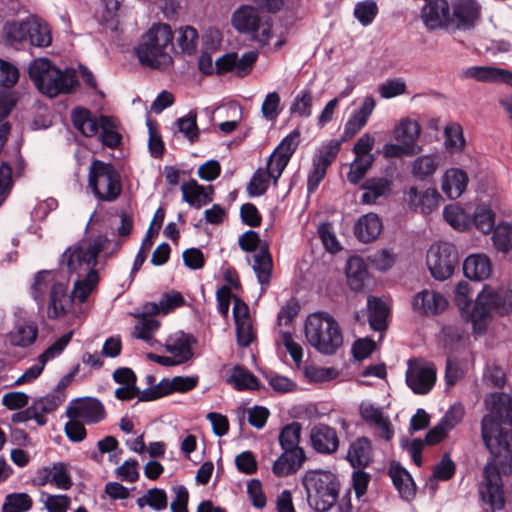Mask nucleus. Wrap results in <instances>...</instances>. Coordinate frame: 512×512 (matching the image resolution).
Wrapping results in <instances>:
<instances>
[{"instance_id": "13d9d810", "label": "nucleus", "mask_w": 512, "mask_h": 512, "mask_svg": "<svg viewBox=\"0 0 512 512\" xmlns=\"http://www.w3.org/2000/svg\"><path fill=\"white\" fill-rule=\"evenodd\" d=\"M72 337V330L62 335L38 356V360L40 362L47 363L49 360L59 356L70 343Z\"/></svg>"}, {"instance_id": "774afa93", "label": "nucleus", "mask_w": 512, "mask_h": 512, "mask_svg": "<svg viewBox=\"0 0 512 512\" xmlns=\"http://www.w3.org/2000/svg\"><path fill=\"white\" fill-rule=\"evenodd\" d=\"M456 466L449 454H444L440 462L433 469V477L440 481H447L455 474Z\"/></svg>"}, {"instance_id": "4c0bfd02", "label": "nucleus", "mask_w": 512, "mask_h": 512, "mask_svg": "<svg viewBox=\"0 0 512 512\" xmlns=\"http://www.w3.org/2000/svg\"><path fill=\"white\" fill-rule=\"evenodd\" d=\"M30 44L36 47H47L51 44V30L47 23L38 20H30L28 39Z\"/></svg>"}, {"instance_id": "58836bf2", "label": "nucleus", "mask_w": 512, "mask_h": 512, "mask_svg": "<svg viewBox=\"0 0 512 512\" xmlns=\"http://www.w3.org/2000/svg\"><path fill=\"white\" fill-rule=\"evenodd\" d=\"M230 383L234 384V387L239 390H258L259 381L255 375L249 370L242 366H235L229 379Z\"/></svg>"}, {"instance_id": "423d86ee", "label": "nucleus", "mask_w": 512, "mask_h": 512, "mask_svg": "<svg viewBox=\"0 0 512 512\" xmlns=\"http://www.w3.org/2000/svg\"><path fill=\"white\" fill-rule=\"evenodd\" d=\"M109 243L110 240L105 235H98L93 239L83 238L63 252L60 264L66 267L68 273L78 276L97 271L98 255Z\"/></svg>"}, {"instance_id": "9b49d317", "label": "nucleus", "mask_w": 512, "mask_h": 512, "mask_svg": "<svg viewBox=\"0 0 512 512\" xmlns=\"http://www.w3.org/2000/svg\"><path fill=\"white\" fill-rule=\"evenodd\" d=\"M482 502L489 506L490 512L502 510L505 505L502 479L495 466H485L484 482L479 488Z\"/></svg>"}, {"instance_id": "a211bd4d", "label": "nucleus", "mask_w": 512, "mask_h": 512, "mask_svg": "<svg viewBox=\"0 0 512 512\" xmlns=\"http://www.w3.org/2000/svg\"><path fill=\"white\" fill-rule=\"evenodd\" d=\"M309 438L312 448L319 454H332L339 447L336 430L323 423L316 424L311 428Z\"/></svg>"}, {"instance_id": "b1692460", "label": "nucleus", "mask_w": 512, "mask_h": 512, "mask_svg": "<svg viewBox=\"0 0 512 512\" xmlns=\"http://www.w3.org/2000/svg\"><path fill=\"white\" fill-rule=\"evenodd\" d=\"M260 16L254 7L242 6L232 15V25L240 33L252 35L259 30Z\"/></svg>"}, {"instance_id": "a18cd8bd", "label": "nucleus", "mask_w": 512, "mask_h": 512, "mask_svg": "<svg viewBox=\"0 0 512 512\" xmlns=\"http://www.w3.org/2000/svg\"><path fill=\"white\" fill-rule=\"evenodd\" d=\"M313 93L310 89H304L294 98L290 113L300 117H309L312 114Z\"/></svg>"}, {"instance_id": "69168bd1", "label": "nucleus", "mask_w": 512, "mask_h": 512, "mask_svg": "<svg viewBox=\"0 0 512 512\" xmlns=\"http://www.w3.org/2000/svg\"><path fill=\"white\" fill-rule=\"evenodd\" d=\"M50 272L43 270L36 274L34 284L32 285V296L34 300L39 304L43 305L44 295L46 289L50 285Z\"/></svg>"}, {"instance_id": "f704fd0d", "label": "nucleus", "mask_w": 512, "mask_h": 512, "mask_svg": "<svg viewBox=\"0 0 512 512\" xmlns=\"http://www.w3.org/2000/svg\"><path fill=\"white\" fill-rule=\"evenodd\" d=\"M100 141L110 149L117 148L122 142V135L116 130L117 125L112 117L100 116Z\"/></svg>"}, {"instance_id": "e433bc0d", "label": "nucleus", "mask_w": 512, "mask_h": 512, "mask_svg": "<svg viewBox=\"0 0 512 512\" xmlns=\"http://www.w3.org/2000/svg\"><path fill=\"white\" fill-rule=\"evenodd\" d=\"M29 23L26 21H7L3 26V36L10 45L27 41L29 35Z\"/></svg>"}, {"instance_id": "412c9836", "label": "nucleus", "mask_w": 512, "mask_h": 512, "mask_svg": "<svg viewBox=\"0 0 512 512\" xmlns=\"http://www.w3.org/2000/svg\"><path fill=\"white\" fill-rule=\"evenodd\" d=\"M441 199V195L434 188L418 191L416 187H410L407 192V201L410 209L422 214H429L435 210L439 206Z\"/></svg>"}, {"instance_id": "0eeeda50", "label": "nucleus", "mask_w": 512, "mask_h": 512, "mask_svg": "<svg viewBox=\"0 0 512 512\" xmlns=\"http://www.w3.org/2000/svg\"><path fill=\"white\" fill-rule=\"evenodd\" d=\"M302 425L297 421L286 424L280 429L278 442L282 454L274 462L272 470L278 477L296 473L306 461V455L300 447Z\"/></svg>"}, {"instance_id": "c03bdc74", "label": "nucleus", "mask_w": 512, "mask_h": 512, "mask_svg": "<svg viewBox=\"0 0 512 512\" xmlns=\"http://www.w3.org/2000/svg\"><path fill=\"white\" fill-rule=\"evenodd\" d=\"M439 165L438 158L434 155H425L416 158L412 164V173L419 179H424L436 171Z\"/></svg>"}, {"instance_id": "6e6d98bb", "label": "nucleus", "mask_w": 512, "mask_h": 512, "mask_svg": "<svg viewBox=\"0 0 512 512\" xmlns=\"http://www.w3.org/2000/svg\"><path fill=\"white\" fill-rule=\"evenodd\" d=\"M317 233L328 252L334 254L341 250V246L333 230V225L330 222L321 223L318 226Z\"/></svg>"}, {"instance_id": "2eb2a0df", "label": "nucleus", "mask_w": 512, "mask_h": 512, "mask_svg": "<svg viewBox=\"0 0 512 512\" xmlns=\"http://www.w3.org/2000/svg\"><path fill=\"white\" fill-rule=\"evenodd\" d=\"M421 19L428 30L450 31L451 3L447 0H429L421 10Z\"/></svg>"}, {"instance_id": "8fccbe9b", "label": "nucleus", "mask_w": 512, "mask_h": 512, "mask_svg": "<svg viewBox=\"0 0 512 512\" xmlns=\"http://www.w3.org/2000/svg\"><path fill=\"white\" fill-rule=\"evenodd\" d=\"M270 179L271 177L268 172L262 168H258L247 185L248 194L253 197L265 194L269 187Z\"/></svg>"}, {"instance_id": "72a5a7b5", "label": "nucleus", "mask_w": 512, "mask_h": 512, "mask_svg": "<svg viewBox=\"0 0 512 512\" xmlns=\"http://www.w3.org/2000/svg\"><path fill=\"white\" fill-rule=\"evenodd\" d=\"M195 343L196 339L192 335L182 333L173 343L166 344L165 349L179 364H183L193 357L192 345Z\"/></svg>"}, {"instance_id": "f3484780", "label": "nucleus", "mask_w": 512, "mask_h": 512, "mask_svg": "<svg viewBox=\"0 0 512 512\" xmlns=\"http://www.w3.org/2000/svg\"><path fill=\"white\" fill-rule=\"evenodd\" d=\"M352 138V117L345 124L344 134L340 140H330L314 154L312 167L326 173L340 151L341 143Z\"/></svg>"}, {"instance_id": "dca6fc26", "label": "nucleus", "mask_w": 512, "mask_h": 512, "mask_svg": "<svg viewBox=\"0 0 512 512\" xmlns=\"http://www.w3.org/2000/svg\"><path fill=\"white\" fill-rule=\"evenodd\" d=\"M375 137L371 133H364L354 143V184H356L367 172L374 162L372 150Z\"/></svg>"}, {"instance_id": "37998d69", "label": "nucleus", "mask_w": 512, "mask_h": 512, "mask_svg": "<svg viewBox=\"0 0 512 512\" xmlns=\"http://www.w3.org/2000/svg\"><path fill=\"white\" fill-rule=\"evenodd\" d=\"M32 505L33 500L27 493H11L5 497L2 512H26Z\"/></svg>"}, {"instance_id": "7ed1b4c3", "label": "nucleus", "mask_w": 512, "mask_h": 512, "mask_svg": "<svg viewBox=\"0 0 512 512\" xmlns=\"http://www.w3.org/2000/svg\"><path fill=\"white\" fill-rule=\"evenodd\" d=\"M173 32L168 24H154L141 37L134 52L139 62L147 67L163 69L172 63V57L166 51L173 48Z\"/></svg>"}, {"instance_id": "49530a36", "label": "nucleus", "mask_w": 512, "mask_h": 512, "mask_svg": "<svg viewBox=\"0 0 512 512\" xmlns=\"http://www.w3.org/2000/svg\"><path fill=\"white\" fill-rule=\"evenodd\" d=\"M378 14V6L374 0L360 1L354 6V17L363 26L370 25Z\"/></svg>"}, {"instance_id": "20e7f679", "label": "nucleus", "mask_w": 512, "mask_h": 512, "mask_svg": "<svg viewBox=\"0 0 512 512\" xmlns=\"http://www.w3.org/2000/svg\"><path fill=\"white\" fill-rule=\"evenodd\" d=\"M310 508L316 512H327L336 503L340 482L330 471L310 470L302 479Z\"/></svg>"}, {"instance_id": "bf43d9fd", "label": "nucleus", "mask_w": 512, "mask_h": 512, "mask_svg": "<svg viewBox=\"0 0 512 512\" xmlns=\"http://www.w3.org/2000/svg\"><path fill=\"white\" fill-rule=\"evenodd\" d=\"M146 124L149 132V151L154 158H160L164 154L165 147L161 135L157 130V122L151 118H148Z\"/></svg>"}, {"instance_id": "6e6552de", "label": "nucleus", "mask_w": 512, "mask_h": 512, "mask_svg": "<svg viewBox=\"0 0 512 512\" xmlns=\"http://www.w3.org/2000/svg\"><path fill=\"white\" fill-rule=\"evenodd\" d=\"M88 187L99 202H115L122 193L120 173L112 163L93 159L88 172Z\"/></svg>"}, {"instance_id": "7c9ffc66", "label": "nucleus", "mask_w": 512, "mask_h": 512, "mask_svg": "<svg viewBox=\"0 0 512 512\" xmlns=\"http://www.w3.org/2000/svg\"><path fill=\"white\" fill-rule=\"evenodd\" d=\"M395 139L408 148V153H416V141L420 134L419 124L411 119L401 120L395 129Z\"/></svg>"}, {"instance_id": "4be33fe9", "label": "nucleus", "mask_w": 512, "mask_h": 512, "mask_svg": "<svg viewBox=\"0 0 512 512\" xmlns=\"http://www.w3.org/2000/svg\"><path fill=\"white\" fill-rule=\"evenodd\" d=\"M388 475L401 499L409 502L415 497L416 488L413 478L399 462H391Z\"/></svg>"}, {"instance_id": "338daca9", "label": "nucleus", "mask_w": 512, "mask_h": 512, "mask_svg": "<svg viewBox=\"0 0 512 512\" xmlns=\"http://www.w3.org/2000/svg\"><path fill=\"white\" fill-rule=\"evenodd\" d=\"M359 414L361 418L369 425H376L385 417L382 409L376 407L369 401H363L360 403Z\"/></svg>"}, {"instance_id": "393cba45", "label": "nucleus", "mask_w": 512, "mask_h": 512, "mask_svg": "<svg viewBox=\"0 0 512 512\" xmlns=\"http://www.w3.org/2000/svg\"><path fill=\"white\" fill-rule=\"evenodd\" d=\"M468 184V176L465 171L459 168L448 169L442 181V191L450 199L459 198L465 191Z\"/></svg>"}, {"instance_id": "bb28decb", "label": "nucleus", "mask_w": 512, "mask_h": 512, "mask_svg": "<svg viewBox=\"0 0 512 512\" xmlns=\"http://www.w3.org/2000/svg\"><path fill=\"white\" fill-rule=\"evenodd\" d=\"M253 270L262 286L269 285L273 271V260L269 251V244L265 241L254 255Z\"/></svg>"}, {"instance_id": "a878e982", "label": "nucleus", "mask_w": 512, "mask_h": 512, "mask_svg": "<svg viewBox=\"0 0 512 512\" xmlns=\"http://www.w3.org/2000/svg\"><path fill=\"white\" fill-rule=\"evenodd\" d=\"M382 230V223L377 214L368 213L354 224V235L364 243L375 240Z\"/></svg>"}, {"instance_id": "c9c22d12", "label": "nucleus", "mask_w": 512, "mask_h": 512, "mask_svg": "<svg viewBox=\"0 0 512 512\" xmlns=\"http://www.w3.org/2000/svg\"><path fill=\"white\" fill-rule=\"evenodd\" d=\"M83 276L84 278L75 281L71 293L73 300L77 299L80 303L86 302L89 295L97 287L99 282V275L97 271H92Z\"/></svg>"}, {"instance_id": "4d7b16f0", "label": "nucleus", "mask_w": 512, "mask_h": 512, "mask_svg": "<svg viewBox=\"0 0 512 512\" xmlns=\"http://www.w3.org/2000/svg\"><path fill=\"white\" fill-rule=\"evenodd\" d=\"M445 221L454 229L464 231L468 227L467 217L464 211L455 205H447L443 209Z\"/></svg>"}, {"instance_id": "6ab92c4d", "label": "nucleus", "mask_w": 512, "mask_h": 512, "mask_svg": "<svg viewBox=\"0 0 512 512\" xmlns=\"http://www.w3.org/2000/svg\"><path fill=\"white\" fill-rule=\"evenodd\" d=\"M73 298L68 294V287L61 282H54L50 286L47 316L50 319L64 317L72 307Z\"/></svg>"}, {"instance_id": "473e14b6", "label": "nucleus", "mask_w": 512, "mask_h": 512, "mask_svg": "<svg viewBox=\"0 0 512 512\" xmlns=\"http://www.w3.org/2000/svg\"><path fill=\"white\" fill-rule=\"evenodd\" d=\"M182 198L190 206L200 209L213 201V198L205 194V187L198 184L195 179H190L181 186Z\"/></svg>"}, {"instance_id": "de8ad7c7", "label": "nucleus", "mask_w": 512, "mask_h": 512, "mask_svg": "<svg viewBox=\"0 0 512 512\" xmlns=\"http://www.w3.org/2000/svg\"><path fill=\"white\" fill-rule=\"evenodd\" d=\"M445 147L450 152L461 151L464 147L465 140L463 137L462 127L459 124L451 123L444 130Z\"/></svg>"}, {"instance_id": "a19ab883", "label": "nucleus", "mask_w": 512, "mask_h": 512, "mask_svg": "<svg viewBox=\"0 0 512 512\" xmlns=\"http://www.w3.org/2000/svg\"><path fill=\"white\" fill-rule=\"evenodd\" d=\"M495 213L487 205H478L474 211L473 223L483 234L492 232L495 225Z\"/></svg>"}, {"instance_id": "680f3d73", "label": "nucleus", "mask_w": 512, "mask_h": 512, "mask_svg": "<svg viewBox=\"0 0 512 512\" xmlns=\"http://www.w3.org/2000/svg\"><path fill=\"white\" fill-rule=\"evenodd\" d=\"M464 415V405L456 402L449 407L439 422L450 432L462 421Z\"/></svg>"}, {"instance_id": "aec40b11", "label": "nucleus", "mask_w": 512, "mask_h": 512, "mask_svg": "<svg viewBox=\"0 0 512 512\" xmlns=\"http://www.w3.org/2000/svg\"><path fill=\"white\" fill-rule=\"evenodd\" d=\"M447 305L448 302L442 294L428 289L418 292L412 301L413 310L426 316L440 314Z\"/></svg>"}, {"instance_id": "5fc2aeb1", "label": "nucleus", "mask_w": 512, "mask_h": 512, "mask_svg": "<svg viewBox=\"0 0 512 512\" xmlns=\"http://www.w3.org/2000/svg\"><path fill=\"white\" fill-rule=\"evenodd\" d=\"M375 106L376 102L373 97L367 96L364 98L359 108L354 112V134L367 124Z\"/></svg>"}, {"instance_id": "9d476101", "label": "nucleus", "mask_w": 512, "mask_h": 512, "mask_svg": "<svg viewBox=\"0 0 512 512\" xmlns=\"http://www.w3.org/2000/svg\"><path fill=\"white\" fill-rule=\"evenodd\" d=\"M481 11L477 0H452L450 32L473 30L481 18Z\"/></svg>"}, {"instance_id": "e2e57ef3", "label": "nucleus", "mask_w": 512, "mask_h": 512, "mask_svg": "<svg viewBox=\"0 0 512 512\" xmlns=\"http://www.w3.org/2000/svg\"><path fill=\"white\" fill-rule=\"evenodd\" d=\"M382 98L390 99L402 95L406 91V83L402 78H394L385 81L378 88Z\"/></svg>"}, {"instance_id": "c756f323", "label": "nucleus", "mask_w": 512, "mask_h": 512, "mask_svg": "<svg viewBox=\"0 0 512 512\" xmlns=\"http://www.w3.org/2000/svg\"><path fill=\"white\" fill-rule=\"evenodd\" d=\"M361 201L364 204H373L379 197L386 196L391 191V181L387 178H370L362 185Z\"/></svg>"}, {"instance_id": "09e8293b", "label": "nucleus", "mask_w": 512, "mask_h": 512, "mask_svg": "<svg viewBox=\"0 0 512 512\" xmlns=\"http://www.w3.org/2000/svg\"><path fill=\"white\" fill-rule=\"evenodd\" d=\"M455 303L461 313L466 314L467 320L470 321V312L473 307L471 289L467 282H459L455 288Z\"/></svg>"}, {"instance_id": "4468645a", "label": "nucleus", "mask_w": 512, "mask_h": 512, "mask_svg": "<svg viewBox=\"0 0 512 512\" xmlns=\"http://www.w3.org/2000/svg\"><path fill=\"white\" fill-rule=\"evenodd\" d=\"M66 414L70 419H81L86 424H97L107 415L102 402L93 397L75 400V404L68 406Z\"/></svg>"}, {"instance_id": "ea45409f", "label": "nucleus", "mask_w": 512, "mask_h": 512, "mask_svg": "<svg viewBox=\"0 0 512 512\" xmlns=\"http://www.w3.org/2000/svg\"><path fill=\"white\" fill-rule=\"evenodd\" d=\"M492 242L495 249L503 254L512 250V225L500 223L492 230Z\"/></svg>"}, {"instance_id": "0e129e2a", "label": "nucleus", "mask_w": 512, "mask_h": 512, "mask_svg": "<svg viewBox=\"0 0 512 512\" xmlns=\"http://www.w3.org/2000/svg\"><path fill=\"white\" fill-rule=\"evenodd\" d=\"M51 473V483L57 488L68 490L72 487L73 483L65 464L61 462L54 464Z\"/></svg>"}, {"instance_id": "603ef678", "label": "nucleus", "mask_w": 512, "mask_h": 512, "mask_svg": "<svg viewBox=\"0 0 512 512\" xmlns=\"http://www.w3.org/2000/svg\"><path fill=\"white\" fill-rule=\"evenodd\" d=\"M179 36L177 38L178 45L183 53L191 55L195 52L198 41V32L192 26H184L179 28Z\"/></svg>"}, {"instance_id": "5701e85b", "label": "nucleus", "mask_w": 512, "mask_h": 512, "mask_svg": "<svg viewBox=\"0 0 512 512\" xmlns=\"http://www.w3.org/2000/svg\"><path fill=\"white\" fill-rule=\"evenodd\" d=\"M491 272L492 263L485 254H471L463 262V273L470 280H486Z\"/></svg>"}, {"instance_id": "052dcab7", "label": "nucleus", "mask_w": 512, "mask_h": 512, "mask_svg": "<svg viewBox=\"0 0 512 512\" xmlns=\"http://www.w3.org/2000/svg\"><path fill=\"white\" fill-rule=\"evenodd\" d=\"M196 119V113L190 111L188 115L181 117L176 121L178 130L183 133L191 143L195 142L199 137V129Z\"/></svg>"}, {"instance_id": "cd10ccee", "label": "nucleus", "mask_w": 512, "mask_h": 512, "mask_svg": "<svg viewBox=\"0 0 512 512\" xmlns=\"http://www.w3.org/2000/svg\"><path fill=\"white\" fill-rule=\"evenodd\" d=\"M368 321L372 330L385 331L387 329L388 308L386 304L377 297L369 296L367 299Z\"/></svg>"}, {"instance_id": "2f4dec72", "label": "nucleus", "mask_w": 512, "mask_h": 512, "mask_svg": "<svg viewBox=\"0 0 512 512\" xmlns=\"http://www.w3.org/2000/svg\"><path fill=\"white\" fill-rule=\"evenodd\" d=\"M38 336L37 324L29 321L18 323L8 335L11 345L16 347H28L32 345Z\"/></svg>"}, {"instance_id": "864d4df0", "label": "nucleus", "mask_w": 512, "mask_h": 512, "mask_svg": "<svg viewBox=\"0 0 512 512\" xmlns=\"http://www.w3.org/2000/svg\"><path fill=\"white\" fill-rule=\"evenodd\" d=\"M300 142V131L298 129L293 130L286 137L282 139L280 144L273 151L274 156H281L288 160L292 157L296 151Z\"/></svg>"}, {"instance_id": "f03ea898", "label": "nucleus", "mask_w": 512, "mask_h": 512, "mask_svg": "<svg viewBox=\"0 0 512 512\" xmlns=\"http://www.w3.org/2000/svg\"><path fill=\"white\" fill-rule=\"evenodd\" d=\"M28 73L37 89L50 98L69 94L78 84L74 70L62 71L46 58L33 60L29 65Z\"/></svg>"}, {"instance_id": "f257e3e1", "label": "nucleus", "mask_w": 512, "mask_h": 512, "mask_svg": "<svg viewBox=\"0 0 512 512\" xmlns=\"http://www.w3.org/2000/svg\"><path fill=\"white\" fill-rule=\"evenodd\" d=\"M512 313V289L485 284L477 294L470 312V321L476 333L486 329V320L493 314L506 316Z\"/></svg>"}, {"instance_id": "f8f14e48", "label": "nucleus", "mask_w": 512, "mask_h": 512, "mask_svg": "<svg viewBox=\"0 0 512 512\" xmlns=\"http://www.w3.org/2000/svg\"><path fill=\"white\" fill-rule=\"evenodd\" d=\"M435 381L436 369L432 363L422 364L414 360L408 361L406 384L415 394L429 393Z\"/></svg>"}, {"instance_id": "39448f33", "label": "nucleus", "mask_w": 512, "mask_h": 512, "mask_svg": "<svg viewBox=\"0 0 512 512\" xmlns=\"http://www.w3.org/2000/svg\"><path fill=\"white\" fill-rule=\"evenodd\" d=\"M305 336L312 347L325 355L334 354L343 344L337 321L326 312H315L307 317Z\"/></svg>"}, {"instance_id": "1a4fd4ad", "label": "nucleus", "mask_w": 512, "mask_h": 512, "mask_svg": "<svg viewBox=\"0 0 512 512\" xmlns=\"http://www.w3.org/2000/svg\"><path fill=\"white\" fill-rule=\"evenodd\" d=\"M426 262L432 277L444 281L453 275L458 265V252L450 243H435L427 251Z\"/></svg>"}, {"instance_id": "79ce46f5", "label": "nucleus", "mask_w": 512, "mask_h": 512, "mask_svg": "<svg viewBox=\"0 0 512 512\" xmlns=\"http://www.w3.org/2000/svg\"><path fill=\"white\" fill-rule=\"evenodd\" d=\"M372 462V444L367 437L354 442V469L365 468Z\"/></svg>"}, {"instance_id": "ddd939ff", "label": "nucleus", "mask_w": 512, "mask_h": 512, "mask_svg": "<svg viewBox=\"0 0 512 512\" xmlns=\"http://www.w3.org/2000/svg\"><path fill=\"white\" fill-rule=\"evenodd\" d=\"M504 422V414L501 405L484 415L481 421V435L486 447L493 451L501 448L509 433L504 432L501 423Z\"/></svg>"}, {"instance_id": "3c124183", "label": "nucleus", "mask_w": 512, "mask_h": 512, "mask_svg": "<svg viewBox=\"0 0 512 512\" xmlns=\"http://www.w3.org/2000/svg\"><path fill=\"white\" fill-rule=\"evenodd\" d=\"M499 68L493 66H470L464 75L479 82L496 83Z\"/></svg>"}, {"instance_id": "c85d7f7f", "label": "nucleus", "mask_w": 512, "mask_h": 512, "mask_svg": "<svg viewBox=\"0 0 512 512\" xmlns=\"http://www.w3.org/2000/svg\"><path fill=\"white\" fill-rule=\"evenodd\" d=\"M71 120L75 129L86 137H93L98 133L100 120L93 118L87 108H74L71 112Z\"/></svg>"}]
</instances>
